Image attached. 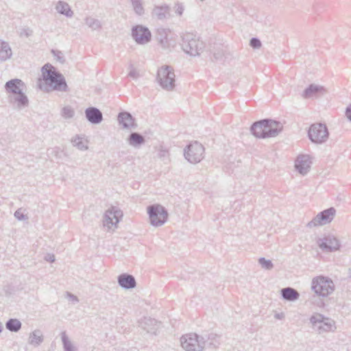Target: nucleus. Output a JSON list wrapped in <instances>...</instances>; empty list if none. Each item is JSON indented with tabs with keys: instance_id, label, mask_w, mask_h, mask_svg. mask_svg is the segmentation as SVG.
Wrapping results in <instances>:
<instances>
[{
	"instance_id": "nucleus-1",
	"label": "nucleus",
	"mask_w": 351,
	"mask_h": 351,
	"mask_svg": "<svg viewBox=\"0 0 351 351\" xmlns=\"http://www.w3.org/2000/svg\"><path fill=\"white\" fill-rule=\"evenodd\" d=\"M41 71L43 78H39L38 82L40 90L46 92L51 90L67 92L69 90L64 75L53 66L47 63L42 67Z\"/></svg>"
},
{
	"instance_id": "nucleus-2",
	"label": "nucleus",
	"mask_w": 351,
	"mask_h": 351,
	"mask_svg": "<svg viewBox=\"0 0 351 351\" xmlns=\"http://www.w3.org/2000/svg\"><path fill=\"white\" fill-rule=\"evenodd\" d=\"M282 128L280 121L264 119L254 122L250 127V132L256 138H267L278 136Z\"/></svg>"
},
{
	"instance_id": "nucleus-3",
	"label": "nucleus",
	"mask_w": 351,
	"mask_h": 351,
	"mask_svg": "<svg viewBox=\"0 0 351 351\" xmlns=\"http://www.w3.org/2000/svg\"><path fill=\"white\" fill-rule=\"evenodd\" d=\"M181 46L183 51L191 56H199L205 47L204 42L191 33L182 36Z\"/></svg>"
},
{
	"instance_id": "nucleus-4",
	"label": "nucleus",
	"mask_w": 351,
	"mask_h": 351,
	"mask_svg": "<svg viewBox=\"0 0 351 351\" xmlns=\"http://www.w3.org/2000/svg\"><path fill=\"white\" fill-rule=\"evenodd\" d=\"M313 329L318 334L334 332L337 327L335 322L320 313H315L310 317Z\"/></svg>"
},
{
	"instance_id": "nucleus-5",
	"label": "nucleus",
	"mask_w": 351,
	"mask_h": 351,
	"mask_svg": "<svg viewBox=\"0 0 351 351\" xmlns=\"http://www.w3.org/2000/svg\"><path fill=\"white\" fill-rule=\"evenodd\" d=\"M311 289L318 296L325 298L333 293L335 284L328 277L317 276L312 280Z\"/></svg>"
},
{
	"instance_id": "nucleus-6",
	"label": "nucleus",
	"mask_w": 351,
	"mask_h": 351,
	"mask_svg": "<svg viewBox=\"0 0 351 351\" xmlns=\"http://www.w3.org/2000/svg\"><path fill=\"white\" fill-rule=\"evenodd\" d=\"M150 223L153 226H161L167 220L168 213L167 209L160 204H153L147 208Z\"/></svg>"
},
{
	"instance_id": "nucleus-7",
	"label": "nucleus",
	"mask_w": 351,
	"mask_h": 351,
	"mask_svg": "<svg viewBox=\"0 0 351 351\" xmlns=\"http://www.w3.org/2000/svg\"><path fill=\"white\" fill-rule=\"evenodd\" d=\"M156 79L160 86L166 90H172L175 87V74L170 66L160 68Z\"/></svg>"
},
{
	"instance_id": "nucleus-8",
	"label": "nucleus",
	"mask_w": 351,
	"mask_h": 351,
	"mask_svg": "<svg viewBox=\"0 0 351 351\" xmlns=\"http://www.w3.org/2000/svg\"><path fill=\"white\" fill-rule=\"evenodd\" d=\"M203 337L196 333H189L182 336L181 345L185 351H202L204 349Z\"/></svg>"
},
{
	"instance_id": "nucleus-9",
	"label": "nucleus",
	"mask_w": 351,
	"mask_h": 351,
	"mask_svg": "<svg viewBox=\"0 0 351 351\" xmlns=\"http://www.w3.org/2000/svg\"><path fill=\"white\" fill-rule=\"evenodd\" d=\"M204 146L197 141L190 143L184 149L185 158L193 164L199 162L204 158Z\"/></svg>"
},
{
	"instance_id": "nucleus-10",
	"label": "nucleus",
	"mask_w": 351,
	"mask_h": 351,
	"mask_svg": "<svg viewBox=\"0 0 351 351\" xmlns=\"http://www.w3.org/2000/svg\"><path fill=\"white\" fill-rule=\"evenodd\" d=\"M328 130L324 123H314L311 125L308 131L309 139L315 143L321 144L328 138Z\"/></svg>"
},
{
	"instance_id": "nucleus-11",
	"label": "nucleus",
	"mask_w": 351,
	"mask_h": 351,
	"mask_svg": "<svg viewBox=\"0 0 351 351\" xmlns=\"http://www.w3.org/2000/svg\"><path fill=\"white\" fill-rule=\"evenodd\" d=\"M336 210L333 207L327 208L319 213L311 221L307 223V227L313 228L330 223L334 219Z\"/></svg>"
},
{
	"instance_id": "nucleus-12",
	"label": "nucleus",
	"mask_w": 351,
	"mask_h": 351,
	"mask_svg": "<svg viewBox=\"0 0 351 351\" xmlns=\"http://www.w3.org/2000/svg\"><path fill=\"white\" fill-rule=\"evenodd\" d=\"M319 248L326 252L337 251L340 247V242L338 239L332 234L325 235L317 241Z\"/></svg>"
},
{
	"instance_id": "nucleus-13",
	"label": "nucleus",
	"mask_w": 351,
	"mask_h": 351,
	"mask_svg": "<svg viewBox=\"0 0 351 351\" xmlns=\"http://www.w3.org/2000/svg\"><path fill=\"white\" fill-rule=\"evenodd\" d=\"M132 36L137 44L144 45L151 40L152 34L147 27L137 25L132 28Z\"/></svg>"
},
{
	"instance_id": "nucleus-14",
	"label": "nucleus",
	"mask_w": 351,
	"mask_h": 351,
	"mask_svg": "<svg viewBox=\"0 0 351 351\" xmlns=\"http://www.w3.org/2000/svg\"><path fill=\"white\" fill-rule=\"evenodd\" d=\"M123 217V212L119 208L112 206L107 210L104 216V226L110 228L114 224L119 222Z\"/></svg>"
},
{
	"instance_id": "nucleus-15",
	"label": "nucleus",
	"mask_w": 351,
	"mask_h": 351,
	"mask_svg": "<svg viewBox=\"0 0 351 351\" xmlns=\"http://www.w3.org/2000/svg\"><path fill=\"white\" fill-rule=\"evenodd\" d=\"M171 35L169 29L159 27L156 29V38L161 47L165 49L174 46V41L170 38Z\"/></svg>"
},
{
	"instance_id": "nucleus-16",
	"label": "nucleus",
	"mask_w": 351,
	"mask_h": 351,
	"mask_svg": "<svg viewBox=\"0 0 351 351\" xmlns=\"http://www.w3.org/2000/svg\"><path fill=\"white\" fill-rule=\"evenodd\" d=\"M117 121L123 129L132 130L137 128L135 118L129 112H119L117 116Z\"/></svg>"
},
{
	"instance_id": "nucleus-17",
	"label": "nucleus",
	"mask_w": 351,
	"mask_h": 351,
	"mask_svg": "<svg viewBox=\"0 0 351 351\" xmlns=\"http://www.w3.org/2000/svg\"><path fill=\"white\" fill-rule=\"evenodd\" d=\"M8 99L9 103L18 110H21L29 106V99L23 91L21 93L10 95Z\"/></svg>"
},
{
	"instance_id": "nucleus-18",
	"label": "nucleus",
	"mask_w": 351,
	"mask_h": 351,
	"mask_svg": "<svg viewBox=\"0 0 351 351\" xmlns=\"http://www.w3.org/2000/svg\"><path fill=\"white\" fill-rule=\"evenodd\" d=\"M311 165L309 155L303 154L297 157L295 163L296 170L302 175H306L310 170Z\"/></svg>"
},
{
	"instance_id": "nucleus-19",
	"label": "nucleus",
	"mask_w": 351,
	"mask_h": 351,
	"mask_svg": "<svg viewBox=\"0 0 351 351\" xmlns=\"http://www.w3.org/2000/svg\"><path fill=\"white\" fill-rule=\"evenodd\" d=\"M24 86L25 83L21 80L16 78L8 81L4 88L7 93L14 95L23 91Z\"/></svg>"
},
{
	"instance_id": "nucleus-20",
	"label": "nucleus",
	"mask_w": 351,
	"mask_h": 351,
	"mask_svg": "<svg viewBox=\"0 0 351 351\" xmlns=\"http://www.w3.org/2000/svg\"><path fill=\"white\" fill-rule=\"evenodd\" d=\"M85 117L92 124H99L103 121L102 112L95 107H88L85 110Z\"/></svg>"
},
{
	"instance_id": "nucleus-21",
	"label": "nucleus",
	"mask_w": 351,
	"mask_h": 351,
	"mask_svg": "<svg viewBox=\"0 0 351 351\" xmlns=\"http://www.w3.org/2000/svg\"><path fill=\"white\" fill-rule=\"evenodd\" d=\"M119 285L124 289H131L136 286L135 278L129 274H120L117 278Z\"/></svg>"
},
{
	"instance_id": "nucleus-22",
	"label": "nucleus",
	"mask_w": 351,
	"mask_h": 351,
	"mask_svg": "<svg viewBox=\"0 0 351 351\" xmlns=\"http://www.w3.org/2000/svg\"><path fill=\"white\" fill-rule=\"evenodd\" d=\"M203 337L204 341V348L208 346L211 348H217L220 345V336L213 333H205L200 335Z\"/></svg>"
},
{
	"instance_id": "nucleus-23",
	"label": "nucleus",
	"mask_w": 351,
	"mask_h": 351,
	"mask_svg": "<svg viewBox=\"0 0 351 351\" xmlns=\"http://www.w3.org/2000/svg\"><path fill=\"white\" fill-rule=\"evenodd\" d=\"M152 15L158 20L164 21L170 17L169 7L166 5L155 6L152 11Z\"/></svg>"
},
{
	"instance_id": "nucleus-24",
	"label": "nucleus",
	"mask_w": 351,
	"mask_h": 351,
	"mask_svg": "<svg viewBox=\"0 0 351 351\" xmlns=\"http://www.w3.org/2000/svg\"><path fill=\"white\" fill-rule=\"evenodd\" d=\"M282 298L287 301L294 302L299 299V292L292 287H286L280 290Z\"/></svg>"
},
{
	"instance_id": "nucleus-25",
	"label": "nucleus",
	"mask_w": 351,
	"mask_h": 351,
	"mask_svg": "<svg viewBox=\"0 0 351 351\" xmlns=\"http://www.w3.org/2000/svg\"><path fill=\"white\" fill-rule=\"evenodd\" d=\"M55 8L59 14L68 18H71L73 16V12L71 10V6L65 1H58Z\"/></svg>"
},
{
	"instance_id": "nucleus-26",
	"label": "nucleus",
	"mask_w": 351,
	"mask_h": 351,
	"mask_svg": "<svg viewBox=\"0 0 351 351\" xmlns=\"http://www.w3.org/2000/svg\"><path fill=\"white\" fill-rule=\"evenodd\" d=\"M128 143L134 147H139L145 143V137L138 132H131L128 138Z\"/></svg>"
},
{
	"instance_id": "nucleus-27",
	"label": "nucleus",
	"mask_w": 351,
	"mask_h": 351,
	"mask_svg": "<svg viewBox=\"0 0 351 351\" xmlns=\"http://www.w3.org/2000/svg\"><path fill=\"white\" fill-rule=\"evenodd\" d=\"M324 90L323 86L314 84H310L302 93V97L305 99L311 98Z\"/></svg>"
},
{
	"instance_id": "nucleus-28",
	"label": "nucleus",
	"mask_w": 351,
	"mask_h": 351,
	"mask_svg": "<svg viewBox=\"0 0 351 351\" xmlns=\"http://www.w3.org/2000/svg\"><path fill=\"white\" fill-rule=\"evenodd\" d=\"M12 55V49L8 43L0 40V60L5 61Z\"/></svg>"
},
{
	"instance_id": "nucleus-29",
	"label": "nucleus",
	"mask_w": 351,
	"mask_h": 351,
	"mask_svg": "<svg viewBox=\"0 0 351 351\" xmlns=\"http://www.w3.org/2000/svg\"><path fill=\"white\" fill-rule=\"evenodd\" d=\"M43 340L42 332L40 330H35L29 335V343L34 346H38Z\"/></svg>"
},
{
	"instance_id": "nucleus-30",
	"label": "nucleus",
	"mask_w": 351,
	"mask_h": 351,
	"mask_svg": "<svg viewBox=\"0 0 351 351\" xmlns=\"http://www.w3.org/2000/svg\"><path fill=\"white\" fill-rule=\"evenodd\" d=\"M22 326L21 322L16 318H10L5 323V328L10 332H17Z\"/></svg>"
},
{
	"instance_id": "nucleus-31",
	"label": "nucleus",
	"mask_w": 351,
	"mask_h": 351,
	"mask_svg": "<svg viewBox=\"0 0 351 351\" xmlns=\"http://www.w3.org/2000/svg\"><path fill=\"white\" fill-rule=\"evenodd\" d=\"M71 143L74 147L80 150L84 151L88 149L87 141H84V138L79 135L74 136L71 139Z\"/></svg>"
},
{
	"instance_id": "nucleus-32",
	"label": "nucleus",
	"mask_w": 351,
	"mask_h": 351,
	"mask_svg": "<svg viewBox=\"0 0 351 351\" xmlns=\"http://www.w3.org/2000/svg\"><path fill=\"white\" fill-rule=\"evenodd\" d=\"M133 10L138 16H143L145 14L143 0H130Z\"/></svg>"
},
{
	"instance_id": "nucleus-33",
	"label": "nucleus",
	"mask_w": 351,
	"mask_h": 351,
	"mask_svg": "<svg viewBox=\"0 0 351 351\" xmlns=\"http://www.w3.org/2000/svg\"><path fill=\"white\" fill-rule=\"evenodd\" d=\"M61 339L63 345L64 351H75L76 349L69 340L65 331L61 332Z\"/></svg>"
},
{
	"instance_id": "nucleus-34",
	"label": "nucleus",
	"mask_w": 351,
	"mask_h": 351,
	"mask_svg": "<svg viewBox=\"0 0 351 351\" xmlns=\"http://www.w3.org/2000/svg\"><path fill=\"white\" fill-rule=\"evenodd\" d=\"M85 23L93 30H97L101 27L100 21L98 19L92 17H86L85 19Z\"/></svg>"
},
{
	"instance_id": "nucleus-35",
	"label": "nucleus",
	"mask_w": 351,
	"mask_h": 351,
	"mask_svg": "<svg viewBox=\"0 0 351 351\" xmlns=\"http://www.w3.org/2000/svg\"><path fill=\"white\" fill-rule=\"evenodd\" d=\"M156 324V320L150 317H145L143 322H141V327L147 332H154V328H149L147 326H154Z\"/></svg>"
},
{
	"instance_id": "nucleus-36",
	"label": "nucleus",
	"mask_w": 351,
	"mask_h": 351,
	"mask_svg": "<svg viewBox=\"0 0 351 351\" xmlns=\"http://www.w3.org/2000/svg\"><path fill=\"white\" fill-rule=\"evenodd\" d=\"M258 263L262 268L267 270H271L274 267V264L271 261L267 260L264 257H261L258 259Z\"/></svg>"
},
{
	"instance_id": "nucleus-37",
	"label": "nucleus",
	"mask_w": 351,
	"mask_h": 351,
	"mask_svg": "<svg viewBox=\"0 0 351 351\" xmlns=\"http://www.w3.org/2000/svg\"><path fill=\"white\" fill-rule=\"evenodd\" d=\"M75 112L71 106H65L61 110V115L64 119H71L73 117Z\"/></svg>"
},
{
	"instance_id": "nucleus-38",
	"label": "nucleus",
	"mask_w": 351,
	"mask_h": 351,
	"mask_svg": "<svg viewBox=\"0 0 351 351\" xmlns=\"http://www.w3.org/2000/svg\"><path fill=\"white\" fill-rule=\"evenodd\" d=\"M51 53L56 58V60L63 64L65 62V58L61 51L52 49Z\"/></svg>"
},
{
	"instance_id": "nucleus-39",
	"label": "nucleus",
	"mask_w": 351,
	"mask_h": 351,
	"mask_svg": "<svg viewBox=\"0 0 351 351\" xmlns=\"http://www.w3.org/2000/svg\"><path fill=\"white\" fill-rule=\"evenodd\" d=\"M250 45L253 49H259L261 47V42L258 38H252L250 40Z\"/></svg>"
},
{
	"instance_id": "nucleus-40",
	"label": "nucleus",
	"mask_w": 351,
	"mask_h": 351,
	"mask_svg": "<svg viewBox=\"0 0 351 351\" xmlns=\"http://www.w3.org/2000/svg\"><path fill=\"white\" fill-rule=\"evenodd\" d=\"M14 215L19 221L25 220L28 219L27 215H24L23 213L22 212V208L17 209L15 211Z\"/></svg>"
},
{
	"instance_id": "nucleus-41",
	"label": "nucleus",
	"mask_w": 351,
	"mask_h": 351,
	"mask_svg": "<svg viewBox=\"0 0 351 351\" xmlns=\"http://www.w3.org/2000/svg\"><path fill=\"white\" fill-rule=\"evenodd\" d=\"M158 156L160 158L165 160L168 158L169 152L167 149L161 148L158 152Z\"/></svg>"
},
{
	"instance_id": "nucleus-42",
	"label": "nucleus",
	"mask_w": 351,
	"mask_h": 351,
	"mask_svg": "<svg viewBox=\"0 0 351 351\" xmlns=\"http://www.w3.org/2000/svg\"><path fill=\"white\" fill-rule=\"evenodd\" d=\"M130 67L131 69L128 73V75L133 79H137L139 77L138 72L134 68H133L132 65H130Z\"/></svg>"
},
{
	"instance_id": "nucleus-43",
	"label": "nucleus",
	"mask_w": 351,
	"mask_h": 351,
	"mask_svg": "<svg viewBox=\"0 0 351 351\" xmlns=\"http://www.w3.org/2000/svg\"><path fill=\"white\" fill-rule=\"evenodd\" d=\"M176 12L181 16L184 12V6L182 3H178L175 5Z\"/></svg>"
},
{
	"instance_id": "nucleus-44",
	"label": "nucleus",
	"mask_w": 351,
	"mask_h": 351,
	"mask_svg": "<svg viewBox=\"0 0 351 351\" xmlns=\"http://www.w3.org/2000/svg\"><path fill=\"white\" fill-rule=\"evenodd\" d=\"M213 56L217 60H221L223 56V53L222 50H217L213 53Z\"/></svg>"
},
{
	"instance_id": "nucleus-45",
	"label": "nucleus",
	"mask_w": 351,
	"mask_h": 351,
	"mask_svg": "<svg viewBox=\"0 0 351 351\" xmlns=\"http://www.w3.org/2000/svg\"><path fill=\"white\" fill-rule=\"evenodd\" d=\"M67 297L73 302H79L77 297L69 292H67Z\"/></svg>"
},
{
	"instance_id": "nucleus-46",
	"label": "nucleus",
	"mask_w": 351,
	"mask_h": 351,
	"mask_svg": "<svg viewBox=\"0 0 351 351\" xmlns=\"http://www.w3.org/2000/svg\"><path fill=\"white\" fill-rule=\"evenodd\" d=\"M346 116L351 121V104L346 108Z\"/></svg>"
},
{
	"instance_id": "nucleus-47",
	"label": "nucleus",
	"mask_w": 351,
	"mask_h": 351,
	"mask_svg": "<svg viewBox=\"0 0 351 351\" xmlns=\"http://www.w3.org/2000/svg\"><path fill=\"white\" fill-rule=\"evenodd\" d=\"M47 261L51 263H53L55 261V256L53 254H48L45 258Z\"/></svg>"
},
{
	"instance_id": "nucleus-48",
	"label": "nucleus",
	"mask_w": 351,
	"mask_h": 351,
	"mask_svg": "<svg viewBox=\"0 0 351 351\" xmlns=\"http://www.w3.org/2000/svg\"><path fill=\"white\" fill-rule=\"evenodd\" d=\"M274 317L277 319H282L285 318V314L283 313H278L274 315Z\"/></svg>"
},
{
	"instance_id": "nucleus-49",
	"label": "nucleus",
	"mask_w": 351,
	"mask_h": 351,
	"mask_svg": "<svg viewBox=\"0 0 351 351\" xmlns=\"http://www.w3.org/2000/svg\"><path fill=\"white\" fill-rule=\"evenodd\" d=\"M3 330V326L2 324L0 322V333L2 332Z\"/></svg>"
}]
</instances>
